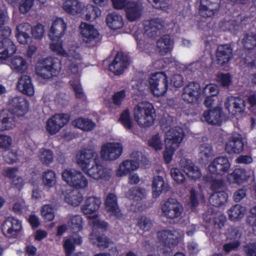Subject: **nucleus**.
I'll list each match as a JSON object with an SVG mask.
<instances>
[{
    "label": "nucleus",
    "mask_w": 256,
    "mask_h": 256,
    "mask_svg": "<svg viewBox=\"0 0 256 256\" xmlns=\"http://www.w3.org/2000/svg\"><path fill=\"white\" fill-rule=\"evenodd\" d=\"M182 170L178 168H172L170 170V174L174 180L178 184H184L186 179L182 173Z\"/></svg>",
    "instance_id": "obj_57"
},
{
    "label": "nucleus",
    "mask_w": 256,
    "mask_h": 256,
    "mask_svg": "<svg viewBox=\"0 0 256 256\" xmlns=\"http://www.w3.org/2000/svg\"><path fill=\"white\" fill-rule=\"evenodd\" d=\"M82 242V237L76 234L64 238L63 246L65 250L66 256H72V254L75 250L74 244H80Z\"/></svg>",
    "instance_id": "obj_34"
},
{
    "label": "nucleus",
    "mask_w": 256,
    "mask_h": 256,
    "mask_svg": "<svg viewBox=\"0 0 256 256\" xmlns=\"http://www.w3.org/2000/svg\"><path fill=\"white\" fill-rule=\"evenodd\" d=\"M184 136L183 130L178 126L170 129L165 135V144L166 148L176 150Z\"/></svg>",
    "instance_id": "obj_10"
},
{
    "label": "nucleus",
    "mask_w": 256,
    "mask_h": 256,
    "mask_svg": "<svg viewBox=\"0 0 256 256\" xmlns=\"http://www.w3.org/2000/svg\"><path fill=\"white\" fill-rule=\"evenodd\" d=\"M147 192L144 188L134 187L130 190V198L134 200H140L145 198Z\"/></svg>",
    "instance_id": "obj_50"
},
{
    "label": "nucleus",
    "mask_w": 256,
    "mask_h": 256,
    "mask_svg": "<svg viewBox=\"0 0 256 256\" xmlns=\"http://www.w3.org/2000/svg\"><path fill=\"white\" fill-rule=\"evenodd\" d=\"M244 143L241 135L234 134L226 144L225 150L229 154H240L244 150Z\"/></svg>",
    "instance_id": "obj_24"
},
{
    "label": "nucleus",
    "mask_w": 256,
    "mask_h": 256,
    "mask_svg": "<svg viewBox=\"0 0 256 256\" xmlns=\"http://www.w3.org/2000/svg\"><path fill=\"white\" fill-rule=\"evenodd\" d=\"M18 4L20 12L25 14L28 12L33 6L34 0H19Z\"/></svg>",
    "instance_id": "obj_59"
},
{
    "label": "nucleus",
    "mask_w": 256,
    "mask_h": 256,
    "mask_svg": "<svg viewBox=\"0 0 256 256\" xmlns=\"http://www.w3.org/2000/svg\"><path fill=\"white\" fill-rule=\"evenodd\" d=\"M12 112L18 116L24 115L28 110V103L23 96H16L9 100Z\"/></svg>",
    "instance_id": "obj_20"
},
{
    "label": "nucleus",
    "mask_w": 256,
    "mask_h": 256,
    "mask_svg": "<svg viewBox=\"0 0 256 256\" xmlns=\"http://www.w3.org/2000/svg\"><path fill=\"white\" fill-rule=\"evenodd\" d=\"M226 220V217L224 215L220 212H215V216L212 222L214 224L215 228L219 230L224 226ZM217 232H220L218 231Z\"/></svg>",
    "instance_id": "obj_60"
},
{
    "label": "nucleus",
    "mask_w": 256,
    "mask_h": 256,
    "mask_svg": "<svg viewBox=\"0 0 256 256\" xmlns=\"http://www.w3.org/2000/svg\"><path fill=\"white\" fill-rule=\"evenodd\" d=\"M246 222L252 227L254 233L256 234V206L250 209Z\"/></svg>",
    "instance_id": "obj_61"
},
{
    "label": "nucleus",
    "mask_w": 256,
    "mask_h": 256,
    "mask_svg": "<svg viewBox=\"0 0 256 256\" xmlns=\"http://www.w3.org/2000/svg\"><path fill=\"white\" fill-rule=\"evenodd\" d=\"M180 168L188 178L196 180L202 176L199 168L190 160L182 159L180 161Z\"/></svg>",
    "instance_id": "obj_19"
},
{
    "label": "nucleus",
    "mask_w": 256,
    "mask_h": 256,
    "mask_svg": "<svg viewBox=\"0 0 256 256\" xmlns=\"http://www.w3.org/2000/svg\"><path fill=\"white\" fill-rule=\"evenodd\" d=\"M149 84L154 95L156 96H162L168 90V78L163 72L153 74L150 78Z\"/></svg>",
    "instance_id": "obj_8"
},
{
    "label": "nucleus",
    "mask_w": 256,
    "mask_h": 256,
    "mask_svg": "<svg viewBox=\"0 0 256 256\" xmlns=\"http://www.w3.org/2000/svg\"><path fill=\"white\" fill-rule=\"evenodd\" d=\"M242 43L246 50H252L256 47V34H246L242 40Z\"/></svg>",
    "instance_id": "obj_51"
},
{
    "label": "nucleus",
    "mask_w": 256,
    "mask_h": 256,
    "mask_svg": "<svg viewBox=\"0 0 256 256\" xmlns=\"http://www.w3.org/2000/svg\"><path fill=\"white\" fill-rule=\"evenodd\" d=\"M99 156L93 150H84L80 152L76 160L82 171L90 178L100 180L109 177V170L98 161Z\"/></svg>",
    "instance_id": "obj_1"
},
{
    "label": "nucleus",
    "mask_w": 256,
    "mask_h": 256,
    "mask_svg": "<svg viewBox=\"0 0 256 256\" xmlns=\"http://www.w3.org/2000/svg\"><path fill=\"white\" fill-rule=\"evenodd\" d=\"M84 13H85V20L93 21L101 16L102 11L100 8L96 6L88 4L85 6Z\"/></svg>",
    "instance_id": "obj_43"
},
{
    "label": "nucleus",
    "mask_w": 256,
    "mask_h": 256,
    "mask_svg": "<svg viewBox=\"0 0 256 256\" xmlns=\"http://www.w3.org/2000/svg\"><path fill=\"white\" fill-rule=\"evenodd\" d=\"M167 188V184L164 182L162 176H154L152 184L153 196L157 198Z\"/></svg>",
    "instance_id": "obj_39"
},
{
    "label": "nucleus",
    "mask_w": 256,
    "mask_h": 256,
    "mask_svg": "<svg viewBox=\"0 0 256 256\" xmlns=\"http://www.w3.org/2000/svg\"><path fill=\"white\" fill-rule=\"evenodd\" d=\"M5 18L4 12L0 8V36L4 37L3 38H8L12 32L10 28L8 26H4L1 30L4 24Z\"/></svg>",
    "instance_id": "obj_53"
},
{
    "label": "nucleus",
    "mask_w": 256,
    "mask_h": 256,
    "mask_svg": "<svg viewBox=\"0 0 256 256\" xmlns=\"http://www.w3.org/2000/svg\"><path fill=\"white\" fill-rule=\"evenodd\" d=\"M60 69V60L57 58H48L38 64L36 71L40 78L48 79L56 76Z\"/></svg>",
    "instance_id": "obj_5"
},
{
    "label": "nucleus",
    "mask_w": 256,
    "mask_h": 256,
    "mask_svg": "<svg viewBox=\"0 0 256 256\" xmlns=\"http://www.w3.org/2000/svg\"><path fill=\"white\" fill-rule=\"evenodd\" d=\"M72 124L74 126L84 132L92 130L96 126V124L92 120L82 118L73 120Z\"/></svg>",
    "instance_id": "obj_40"
},
{
    "label": "nucleus",
    "mask_w": 256,
    "mask_h": 256,
    "mask_svg": "<svg viewBox=\"0 0 256 256\" xmlns=\"http://www.w3.org/2000/svg\"><path fill=\"white\" fill-rule=\"evenodd\" d=\"M228 194L224 192H218L213 193L209 198L210 204L216 207L220 206L226 202Z\"/></svg>",
    "instance_id": "obj_41"
},
{
    "label": "nucleus",
    "mask_w": 256,
    "mask_h": 256,
    "mask_svg": "<svg viewBox=\"0 0 256 256\" xmlns=\"http://www.w3.org/2000/svg\"><path fill=\"white\" fill-rule=\"evenodd\" d=\"M50 48L57 54L65 57H68V65L69 70L73 74H78L82 68V57L80 54V48L75 46H72L68 48V52L62 47L60 39L52 40Z\"/></svg>",
    "instance_id": "obj_2"
},
{
    "label": "nucleus",
    "mask_w": 256,
    "mask_h": 256,
    "mask_svg": "<svg viewBox=\"0 0 256 256\" xmlns=\"http://www.w3.org/2000/svg\"><path fill=\"white\" fill-rule=\"evenodd\" d=\"M120 121L126 129L130 130L132 128V121L130 116V112L128 110H126L121 114Z\"/></svg>",
    "instance_id": "obj_56"
},
{
    "label": "nucleus",
    "mask_w": 256,
    "mask_h": 256,
    "mask_svg": "<svg viewBox=\"0 0 256 256\" xmlns=\"http://www.w3.org/2000/svg\"><path fill=\"white\" fill-rule=\"evenodd\" d=\"M245 56L242 59L244 62L248 66L256 65V54L254 50H245Z\"/></svg>",
    "instance_id": "obj_54"
},
{
    "label": "nucleus",
    "mask_w": 256,
    "mask_h": 256,
    "mask_svg": "<svg viewBox=\"0 0 256 256\" xmlns=\"http://www.w3.org/2000/svg\"><path fill=\"white\" fill-rule=\"evenodd\" d=\"M38 158L42 164L48 166L54 161L53 152L50 150L42 148L38 152Z\"/></svg>",
    "instance_id": "obj_47"
},
{
    "label": "nucleus",
    "mask_w": 256,
    "mask_h": 256,
    "mask_svg": "<svg viewBox=\"0 0 256 256\" xmlns=\"http://www.w3.org/2000/svg\"><path fill=\"white\" fill-rule=\"evenodd\" d=\"M88 224L92 230V232L90 235V240L94 245L98 246L101 250H104L109 248L112 242V241L104 235L96 236L94 234L97 229L105 230L108 227V224L98 218L96 216H89Z\"/></svg>",
    "instance_id": "obj_4"
},
{
    "label": "nucleus",
    "mask_w": 256,
    "mask_h": 256,
    "mask_svg": "<svg viewBox=\"0 0 256 256\" xmlns=\"http://www.w3.org/2000/svg\"><path fill=\"white\" fill-rule=\"evenodd\" d=\"M221 0H200L199 14L204 18L213 16L220 8Z\"/></svg>",
    "instance_id": "obj_13"
},
{
    "label": "nucleus",
    "mask_w": 256,
    "mask_h": 256,
    "mask_svg": "<svg viewBox=\"0 0 256 256\" xmlns=\"http://www.w3.org/2000/svg\"><path fill=\"white\" fill-rule=\"evenodd\" d=\"M129 64L130 60L128 56L122 52H118L112 62L110 64L109 70L115 74L120 75Z\"/></svg>",
    "instance_id": "obj_15"
},
{
    "label": "nucleus",
    "mask_w": 256,
    "mask_h": 256,
    "mask_svg": "<svg viewBox=\"0 0 256 256\" xmlns=\"http://www.w3.org/2000/svg\"><path fill=\"white\" fill-rule=\"evenodd\" d=\"M22 229L21 222L14 217L6 218L2 225V233L8 238H16Z\"/></svg>",
    "instance_id": "obj_11"
},
{
    "label": "nucleus",
    "mask_w": 256,
    "mask_h": 256,
    "mask_svg": "<svg viewBox=\"0 0 256 256\" xmlns=\"http://www.w3.org/2000/svg\"><path fill=\"white\" fill-rule=\"evenodd\" d=\"M66 24L62 18H56L52 22L48 36L51 40L60 39L64 34Z\"/></svg>",
    "instance_id": "obj_22"
},
{
    "label": "nucleus",
    "mask_w": 256,
    "mask_h": 256,
    "mask_svg": "<svg viewBox=\"0 0 256 256\" xmlns=\"http://www.w3.org/2000/svg\"><path fill=\"white\" fill-rule=\"evenodd\" d=\"M69 226L75 232H78L82 228V219L79 215L72 216L68 222Z\"/></svg>",
    "instance_id": "obj_52"
},
{
    "label": "nucleus",
    "mask_w": 256,
    "mask_h": 256,
    "mask_svg": "<svg viewBox=\"0 0 256 256\" xmlns=\"http://www.w3.org/2000/svg\"><path fill=\"white\" fill-rule=\"evenodd\" d=\"M42 182L44 186L46 188L53 187L56 182L55 172L50 170L44 172L42 174Z\"/></svg>",
    "instance_id": "obj_42"
},
{
    "label": "nucleus",
    "mask_w": 256,
    "mask_h": 256,
    "mask_svg": "<svg viewBox=\"0 0 256 256\" xmlns=\"http://www.w3.org/2000/svg\"><path fill=\"white\" fill-rule=\"evenodd\" d=\"M200 94V86L198 83L192 82L188 83L183 89L182 94V100L188 103L197 102Z\"/></svg>",
    "instance_id": "obj_14"
},
{
    "label": "nucleus",
    "mask_w": 256,
    "mask_h": 256,
    "mask_svg": "<svg viewBox=\"0 0 256 256\" xmlns=\"http://www.w3.org/2000/svg\"><path fill=\"white\" fill-rule=\"evenodd\" d=\"M80 34L86 42L95 41L98 38L99 33L92 25L82 22L80 26Z\"/></svg>",
    "instance_id": "obj_28"
},
{
    "label": "nucleus",
    "mask_w": 256,
    "mask_h": 256,
    "mask_svg": "<svg viewBox=\"0 0 256 256\" xmlns=\"http://www.w3.org/2000/svg\"><path fill=\"white\" fill-rule=\"evenodd\" d=\"M9 66L15 72L24 73L28 68V64L26 60L20 56H15L10 60Z\"/></svg>",
    "instance_id": "obj_33"
},
{
    "label": "nucleus",
    "mask_w": 256,
    "mask_h": 256,
    "mask_svg": "<svg viewBox=\"0 0 256 256\" xmlns=\"http://www.w3.org/2000/svg\"><path fill=\"white\" fill-rule=\"evenodd\" d=\"M132 82V88L138 95H142L149 88L148 84L149 82L144 78L138 80H134Z\"/></svg>",
    "instance_id": "obj_45"
},
{
    "label": "nucleus",
    "mask_w": 256,
    "mask_h": 256,
    "mask_svg": "<svg viewBox=\"0 0 256 256\" xmlns=\"http://www.w3.org/2000/svg\"><path fill=\"white\" fill-rule=\"evenodd\" d=\"M104 208L106 212L110 216L121 218L122 214L118 203V198L114 193L108 194L104 200Z\"/></svg>",
    "instance_id": "obj_18"
},
{
    "label": "nucleus",
    "mask_w": 256,
    "mask_h": 256,
    "mask_svg": "<svg viewBox=\"0 0 256 256\" xmlns=\"http://www.w3.org/2000/svg\"><path fill=\"white\" fill-rule=\"evenodd\" d=\"M16 51V46L9 38H2L0 41V59L6 60Z\"/></svg>",
    "instance_id": "obj_31"
},
{
    "label": "nucleus",
    "mask_w": 256,
    "mask_h": 256,
    "mask_svg": "<svg viewBox=\"0 0 256 256\" xmlns=\"http://www.w3.org/2000/svg\"><path fill=\"white\" fill-rule=\"evenodd\" d=\"M157 236L160 242L169 248L176 246L180 238V234L178 232L168 230L159 232Z\"/></svg>",
    "instance_id": "obj_17"
},
{
    "label": "nucleus",
    "mask_w": 256,
    "mask_h": 256,
    "mask_svg": "<svg viewBox=\"0 0 256 256\" xmlns=\"http://www.w3.org/2000/svg\"><path fill=\"white\" fill-rule=\"evenodd\" d=\"M242 234V230L240 228H232L228 234V238L233 242L238 241Z\"/></svg>",
    "instance_id": "obj_64"
},
{
    "label": "nucleus",
    "mask_w": 256,
    "mask_h": 256,
    "mask_svg": "<svg viewBox=\"0 0 256 256\" xmlns=\"http://www.w3.org/2000/svg\"><path fill=\"white\" fill-rule=\"evenodd\" d=\"M232 48L229 44L218 46L216 52L218 63L222 66L227 64L232 57Z\"/></svg>",
    "instance_id": "obj_29"
},
{
    "label": "nucleus",
    "mask_w": 256,
    "mask_h": 256,
    "mask_svg": "<svg viewBox=\"0 0 256 256\" xmlns=\"http://www.w3.org/2000/svg\"><path fill=\"white\" fill-rule=\"evenodd\" d=\"M202 122H206L208 124L219 125L222 121V112L220 108H216L206 111L201 117Z\"/></svg>",
    "instance_id": "obj_30"
},
{
    "label": "nucleus",
    "mask_w": 256,
    "mask_h": 256,
    "mask_svg": "<svg viewBox=\"0 0 256 256\" xmlns=\"http://www.w3.org/2000/svg\"><path fill=\"white\" fill-rule=\"evenodd\" d=\"M149 146L156 150H161L162 148V142L159 134H156L152 136L148 142Z\"/></svg>",
    "instance_id": "obj_63"
},
{
    "label": "nucleus",
    "mask_w": 256,
    "mask_h": 256,
    "mask_svg": "<svg viewBox=\"0 0 256 256\" xmlns=\"http://www.w3.org/2000/svg\"><path fill=\"white\" fill-rule=\"evenodd\" d=\"M225 108L232 115L243 112L245 109L244 100L238 97L230 96L225 102Z\"/></svg>",
    "instance_id": "obj_23"
},
{
    "label": "nucleus",
    "mask_w": 256,
    "mask_h": 256,
    "mask_svg": "<svg viewBox=\"0 0 256 256\" xmlns=\"http://www.w3.org/2000/svg\"><path fill=\"white\" fill-rule=\"evenodd\" d=\"M32 26L28 23H22L17 26L16 37L18 42L22 44H28L31 40L30 34Z\"/></svg>",
    "instance_id": "obj_32"
},
{
    "label": "nucleus",
    "mask_w": 256,
    "mask_h": 256,
    "mask_svg": "<svg viewBox=\"0 0 256 256\" xmlns=\"http://www.w3.org/2000/svg\"><path fill=\"white\" fill-rule=\"evenodd\" d=\"M63 180L76 189H86L88 186V180L80 170L74 169H66L62 174Z\"/></svg>",
    "instance_id": "obj_6"
},
{
    "label": "nucleus",
    "mask_w": 256,
    "mask_h": 256,
    "mask_svg": "<svg viewBox=\"0 0 256 256\" xmlns=\"http://www.w3.org/2000/svg\"><path fill=\"white\" fill-rule=\"evenodd\" d=\"M101 204V200L100 198L94 196H90L84 202V204L82 207V212L88 215V218L90 220L89 216H96L98 218V216L96 214L90 215L96 212L100 208Z\"/></svg>",
    "instance_id": "obj_26"
},
{
    "label": "nucleus",
    "mask_w": 256,
    "mask_h": 256,
    "mask_svg": "<svg viewBox=\"0 0 256 256\" xmlns=\"http://www.w3.org/2000/svg\"><path fill=\"white\" fill-rule=\"evenodd\" d=\"M144 9L143 4L140 0H131L126 8L127 19L130 22L138 20L141 17Z\"/></svg>",
    "instance_id": "obj_16"
},
{
    "label": "nucleus",
    "mask_w": 256,
    "mask_h": 256,
    "mask_svg": "<svg viewBox=\"0 0 256 256\" xmlns=\"http://www.w3.org/2000/svg\"><path fill=\"white\" fill-rule=\"evenodd\" d=\"M162 214L170 220L180 219L182 216L184 208L176 200L168 198L161 206Z\"/></svg>",
    "instance_id": "obj_7"
},
{
    "label": "nucleus",
    "mask_w": 256,
    "mask_h": 256,
    "mask_svg": "<svg viewBox=\"0 0 256 256\" xmlns=\"http://www.w3.org/2000/svg\"><path fill=\"white\" fill-rule=\"evenodd\" d=\"M246 174L244 170L236 168L227 176V180L230 183H242L246 179Z\"/></svg>",
    "instance_id": "obj_46"
},
{
    "label": "nucleus",
    "mask_w": 256,
    "mask_h": 256,
    "mask_svg": "<svg viewBox=\"0 0 256 256\" xmlns=\"http://www.w3.org/2000/svg\"><path fill=\"white\" fill-rule=\"evenodd\" d=\"M70 84L75 92L76 97L83 100H85L86 96L79 82L78 77L76 80H70Z\"/></svg>",
    "instance_id": "obj_58"
},
{
    "label": "nucleus",
    "mask_w": 256,
    "mask_h": 256,
    "mask_svg": "<svg viewBox=\"0 0 256 256\" xmlns=\"http://www.w3.org/2000/svg\"><path fill=\"white\" fill-rule=\"evenodd\" d=\"M246 208L240 204H236L228 210V217L231 220H238L244 217Z\"/></svg>",
    "instance_id": "obj_44"
},
{
    "label": "nucleus",
    "mask_w": 256,
    "mask_h": 256,
    "mask_svg": "<svg viewBox=\"0 0 256 256\" xmlns=\"http://www.w3.org/2000/svg\"><path fill=\"white\" fill-rule=\"evenodd\" d=\"M123 146L120 142H106L101 148L100 156L104 160L112 161L122 154Z\"/></svg>",
    "instance_id": "obj_9"
},
{
    "label": "nucleus",
    "mask_w": 256,
    "mask_h": 256,
    "mask_svg": "<svg viewBox=\"0 0 256 256\" xmlns=\"http://www.w3.org/2000/svg\"><path fill=\"white\" fill-rule=\"evenodd\" d=\"M63 10L72 16H80L84 14V4L78 0H66L62 4Z\"/></svg>",
    "instance_id": "obj_25"
},
{
    "label": "nucleus",
    "mask_w": 256,
    "mask_h": 256,
    "mask_svg": "<svg viewBox=\"0 0 256 256\" xmlns=\"http://www.w3.org/2000/svg\"><path fill=\"white\" fill-rule=\"evenodd\" d=\"M230 164L226 157L218 156L210 162L208 167L209 172L216 175H223L227 172Z\"/></svg>",
    "instance_id": "obj_12"
},
{
    "label": "nucleus",
    "mask_w": 256,
    "mask_h": 256,
    "mask_svg": "<svg viewBox=\"0 0 256 256\" xmlns=\"http://www.w3.org/2000/svg\"><path fill=\"white\" fill-rule=\"evenodd\" d=\"M16 126L14 114L10 110L0 112V131L8 130Z\"/></svg>",
    "instance_id": "obj_27"
},
{
    "label": "nucleus",
    "mask_w": 256,
    "mask_h": 256,
    "mask_svg": "<svg viewBox=\"0 0 256 256\" xmlns=\"http://www.w3.org/2000/svg\"><path fill=\"white\" fill-rule=\"evenodd\" d=\"M50 119L56 124L58 128H61L64 126L69 121L70 117L67 114H56L52 117Z\"/></svg>",
    "instance_id": "obj_55"
},
{
    "label": "nucleus",
    "mask_w": 256,
    "mask_h": 256,
    "mask_svg": "<svg viewBox=\"0 0 256 256\" xmlns=\"http://www.w3.org/2000/svg\"><path fill=\"white\" fill-rule=\"evenodd\" d=\"M154 110L153 106L148 102H138L134 110V116L136 122L142 127H149L153 124Z\"/></svg>",
    "instance_id": "obj_3"
},
{
    "label": "nucleus",
    "mask_w": 256,
    "mask_h": 256,
    "mask_svg": "<svg viewBox=\"0 0 256 256\" xmlns=\"http://www.w3.org/2000/svg\"><path fill=\"white\" fill-rule=\"evenodd\" d=\"M17 87L20 91L30 96H32L34 92L31 79L27 75H23L20 77L18 81Z\"/></svg>",
    "instance_id": "obj_35"
},
{
    "label": "nucleus",
    "mask_w": 256,
    "mask_h": 256,
    "mask_svg": "<svg viewBox=\"0 0 256 256\" xmlns=\"http://www.w3.org/2000/svg\"><path fill=\"white\" fill-rule=\"evenodd\" d=\"M138 227L144 232L150 231L154 226L153 221L146 216H141L138 218Z\"/></svg>",
    "instance_id": "obj_48"
},
{
    "label": "nucleus",
    "mask_w": 256,
    "mask_h": 256,
    "mask_svg": "<svg viewBox=\"0 0 256 256\" xmlns=\"http://www.w3.org/2000/svg\"><path fill=\"white\" fill-rule=\"evenodd\" d=\"M106 21L108 26L113 30L120 29L124 25L122 16L115 12L109 13L106 16Z\"/></svg>",
    "instance_id": "obj_36"
},
{
    "label": "nucleus",
    "mask_w": 256,
    "mask_h": 256,
    "mask_svg": "<svg viewBox=\"0 0 256 256\" xmlns=\"http://www.w3.org/2000/svg\"><path fill=\"white\" fill-rule=\"evenodd\" d=\"M60 196L69 204L74 206H78L83 200L82 194L74 190L66 194L62 192Z\"/></svg>",
    "instance_id": "obj_38"
},
{
    "label": "nucleus",
    "mask_w": 256,
    "mask_h": 256,
    "mask_svg": "<svg viewBox=\"0 0 256 256\" xmlns=\"http://www.w3.org/2000/svg\"><path fill=\"white\" fill-rule=\"evenodd\" d=\"M41 212L42 216L46 221H51L54 218V210L49 204L44 206Z\"/></svg>",
    "instance_id": "obj_62"
},
{
    "label": "nucleus",
    "mask_w": 256,
    "mask_h": 256,
    "mask_svg": "<svg viewBox=\"0 0 256 256\" xmlns=\"http://www.w3.org/2000/svg\"><path fill=\"white\" fill-rule=\"evenodd\" d=\"M164 27V22L161 19L155 18L150 20L145 24L146 34L150 38H156L160 35L163 30Z\"/></svg>",
    "instance_id": "obj_21"
},
{
    "label": "nucleus",
    "mask_w": 256,
    "mask_h": 256,
    "mask_svg": "<svg viewBox=\"0 0 256 256\" xmlns=\"http://www.w3.org/2000/svg\"><path fill=\"white\" fill-rule=\"evenodd\" d=\"M199 156L204 160H207L214 156L212 146L208 144H202L200 146Z\"/></svg>",
    "instance_id": "obj_49"
},
{
    "label": "nucleus",
    "mask_w": 256,
    "mask_h": 256,
    "mask_svg": "<svg viewBox=\"0 0 256 256\" xmlns=\"http://www.w3.org/2000/svg\"><path fill=\"white\" fill-rule=\"evenodd\" d=\"M172 42L168 35H164L160 38L156 42V50L162 55H164L171 50Z\"/></svg>",
    "instance_id": "obj_37"
}]
</instances>
